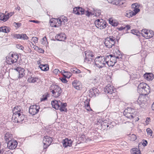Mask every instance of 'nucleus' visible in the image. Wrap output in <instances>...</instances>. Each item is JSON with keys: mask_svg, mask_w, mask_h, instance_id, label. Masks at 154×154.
I'll return each mask as SVG.
<instances>
[{"mask_svg": "<svg viewBox=\"0 0 154 154\" xmlns=\"http://www.w3.org/2000/svg\"><path fill=\"white\" fill-rule=\"evenodd\" d=\"M52 107L56 109H58L60 107V105L62 104L61 101L59 100H53L51 102Z\"/></svg>", "mask_w": 154, "mask_h": 154, "instance_id": "obj_21", "label": "nucleus"}, {"mask_svg": "<svg viewBox=\"0 0 154 154\" xmlns=\"http://www.w3.org/2000/svg\"><path fill=\"white\" fill-rule=\"evenodd\" d=\"M38 38L36 37H33L32 39V42L34 43V44H36L37 43L38 41Z\"/></svg>", "mask_w": 154, "mask_h": 154, "instance_id": "obj_42", "label": "nucleus"}, {"mask_svg": "<svg viewBox=\"0 0 154 154\" xmlns=\"http://www.w3.org/2000/svg\"><path fill=\"white\" fill-rule=\"evenodd\" d=\"M9 18L8 15H5L3 13H0V20L4 22L7 21Z\"/></svg>", "mask_w": 154, "mask_h": 154, "instance_id": "obj_31", "label": "nucleus"}, {"mask_svg": "<svg viewBox=\"0 0 154 154\" xmlns=\"http://www.w3.org/2000/svg\"><path fill=\"white\" fill-rule=\"evenodd\" d=\"M113 57H116V59H118L119 60H121L122 59L123 55L119 50H116L113 51Z\"/></svg>", "mask_w": 154, "mask_h": 154, "instance_id": "obj_22", "label": "nucleus"}, {"mask_svg": "<svg viewBox=\"0 0 154 154\" xmlns=\"http://www.w3.org/2000/svg\"><path fill=\"white\" fill-rule=\"evenodd\" d=\"M144 77L147 80H152L153 78V75L152 73H146L144 74Z\"/></svg>", "mask_w": 154, "mask_h": 154, "instance_id": "obj_28", "label": "nucleus"}, {"mask_svg": "<svg viewBox=\"0 0 154 154\" xmlns=\"http://www.w3.org/2000/svg\"><path fill=\"white\" fill-rule=\"evenodd\" d=\"M53 73L55 74H57L60 72L59 70L58 69H55L53 71Z\"/></svg>", "mask_w": 154, "mask_h": 154, "instance_id": "obj_48", "label": "nucleus"}, {"mask_svg": "<svg viewBox=\"0 0 154 154\" xmlns=\"http://www.w3.org/2000/svg\"><path fill=\"white\" fill-rule=\"evenodd\" d=\"M53 141L51 137L48 136H45L43 137V142L44 145L45 149L47 148L50 145Z\"/></svg>", "mask_w": 154, "mask_h": 154, "instance_id": "obj_14", "label": "nucleus"}, {"mask_svg": "<svg viewBox=\"0 0 154 154\" xmlns=\"http://www.w3.org/2000/svg\"><path fill=\"white\" fill-rule=\"evenodd\" d=\"M29 38L25 34H21V39L23 40H26Z\"/></svg>", "mask_w": 154, "mask_h": 154, "instance_id": "obj_41", "label": "nucleus"}, {"mask_svg": "<svg viewBox=\"0 0 154 154\" xmlns=\"http://www.w3.org/2000/svg\"><path fill=\"white\" fill-rule=\"evenodd\" d=\"M29 21L30 22H33L36 23H38L39 22V21L35 20H29Z\"/></svg>", "mask_w": 154, "mask_h": 154, "instance_id": "obj_53", "label": "nucleus"}, {"mask_svg": "<svg viewBox=\"0 0 154 154\" xmlns=\"http://www.w3.org/2000/svg\"><path fill=\"white\" fill-rule=\"evenodd\" d=\"M68 19L66 17L62 15L58 18H52L50 20L51 26L52 27H59L65 25L67 23Z\"/></svg>", "mask_w": 154, "mask_h": 154, "instance_id": "obj_1", "label": "nucleus"}, {"mask_svg": "<svg viewBox=\"0 0 154 154\" xmlns=\"http://www.w3.org/2000/svg\"><path fill=\"white\" fill-rule=\"evenodd\" d=\"M72 85L73 87L77 90H80L81 88L80 83L76 80L72 82Z\"/></svg>", "mask_w": 154, "mask_h": 154, "instance_id": "obj_29", "label": "nucleus"}, {"mask_svg": "<svg viewBox=\"0 0 154 154\" xmlns=\"http://www.w3.org/2000/svg\"><path fill=\"white\" fill-rule=\"evenodd\" d=\"M34 49H35V50H36L37 51H38L39 48L38 46H35L34 47Z\"/></svg>", "mask_w": 154, "mask_h": 154, "instance_id": "obj_62", "label": "nucleus"}, {"mask_svg": "<svg viewBox=\"0 0 154 154\" xmlns=\"http://www.w3.org/2000/svg\"><path fill=\"white\" fill-rule=\"evenodd\" d=\"M20 106H16L15 107H14L13 109V111L14 112L13 114L20 113Z\"/></svg>", "mask_w": 154, "mask_h": 154, "instance_id": "obj_36", "label": "nucleus"}, {"mask_svg": "<svg viewBox=\"0 0 154 154\" xmlns=\"http://www.w3.org/2000/svg\"><path fill=\"white\" fill-rule=\"evenodd\" d=\"M13 35L15 38L17 39H20L21 38V34H14Z\"/></svg>", "mask_w": 154, "mask_h": 154, "instance_id": "obj_47", "label": "nucleus"}, {"mask_svg": "<svg viewBox=\"0 0 154 154\" xmlns=\"http://www.w3.org/2000/svg\"><path fill=\"white\" fill-rule=\"evenodd\" d=\"M125 27H126V29L127 30H128L130 29L131 26L129 25H128L125 26Z\"/></svg>", "mask_w": 154, "mask_h": 154, "instance_id": "obj_58", "label": "nucleus"}, {"mask_svg": "<svg viewBox=\"0 0 154 154\" xmlns=\"http://www.w3.org/2000/svg\"><path fill=\"white\" fill-rule=\"evenodd\" d=\"M138 92L140 95H147L150 92L149 87L146 83H140L137 87Z\"/></svg>", "mask_w": 154, "mask_h": 154, "instance_id": "obj_2", "label": "nucleus"}, {"mask_svg": "<svg viewBox=\"0 0 154 154\" xmlns=\"http://www.w3.org/2000/svg\"><path fill=\"white\" fill-rule=\"evenodd\" d=\"M109 23L110 24L113 26H117L119 24V23L117 20L112 18H109Z\"/></svg>", "mask_w": 154, "mask_h": 154, "instance_id": "obj_32", "label": "nucleus"}, {"mask_svg": "<svg viewBox=\"0 0 154 154\" xmlns=\"http://www.w3.org/2000/svg\"><path fill=\"white\" fill-rule=\"evenodd\" d=\"M146 131L148 133V134L150 135L151 136H152V130L149 128H148L146 129Z\"/></svg>", "mask_w": 154, "mask_h": 154, "instance_id": "obj_45", "label": "nucleus"}, {"mask_svg": "<svg viewBox=\"0 0 154 154\" xmlns=\"http://www.w3.org/2000/svg\"><path fill=\"white\" fill-rule=\"evenodd\" d=\"M126 29V27L125 26H121L118 29L119 30H121L123 29Z\"/></svg>", "mask_w": 154, "mask_h": 154, "instance_id": "obj_57", "label": "nucleus"}, {"mask_svg": "<svg viewBox=\"0 0 154 154\" xmlns=\"http://www.w3.org/2000/svg\"><path fill=\"white\" fill-rule=\"evenodd\" d=\"M150 120V118L149 117H147L146 119V122H148Z\"/></svg>", "mask_w": 154, "mask_h": 154, "instance_id": "obj_64", "label": "nucleus"}, {"mask_svg": "<svg viewBox=\"0 0 154 154\" xmlns=\"http://www.w3.org/2000/svg\"><path fill=\"white\" fill-rule=\"evenodd\" d=\"M62 72L63 76H64L65 78H69L72 75V73L69 72H66L63 70Z\"/></svg>", "mask_w": 154, "mask_h": 154, "instance_id": "obj_35", "label": "nucleus"}, {"mask_svg": "<svg viewBox=\"0 0 154 154\" xmlns=\"http://www.w3.org/2000/svg\"><path fill=\"white\" fill-rule=\"evenodd\" d=\"M115 42V38L112 36H110L105 39L104 44L106 47L110 48L114 45Z\"/></svg>", "mask_w": 154, "mask_h": 154, "instance_id": "obj_9", "label": "nucleus"}, {"mask_svg": "<svg viewBox=\"0 0 154 154\" xmlns=\"http://www.w3.org/2000/svg\"><path fill=\"white\" fill-rule=\"evenodd\" d=\"M55 37L57 40L61 41H64L66 38V35L63 33H61L57 35Z\"/></svg>", "mask_w": 154, "mask_h": 154, "instance_id": "obj_24", "label": "nucleus"}, {"mask_svg": "<svg viewBox=\"0 0 154 154\" xmlns=\"http://www.w3.org/2000/svg\"><path fill=\"white\" fill-rule=\"evenodd\" d=\"M114 89L115 88L113 86L108 85L106 86L104 91L106 93L112 94L114 92Z\"/></svg>", "mask_w": 154, "mask_h": 154, "instance_id": "obj_20", "label": "nucleus"}, {"mask_svg": "<svg viewBox=\"0 0 154 154\" xmlns=\"http://www.w3.org/2000/svg\"><path fill=\"white\" fill-rule=\"evenodd\" d=\"M40 106L36 105H31L30 106L29 109V113L32 115H34L39 111Z\"/></svg>", "mask_w": 154, "mask_h": 154, "instance_id": "obj_16", "label": "nucleus"}, {"mask_svg": "<svg viewBox=\"0 0 154 154\" xmlns=\"http://www.w3.org/2000/svg\"><path fill=\"white\" fill-rule=\"evenodd\" d=\"M39 80V79L37 77H34L30 76L28 78L27 81L30 83H35L38 81Z\"/></svg>", "mask_w": 154, "mask_h": 154, "instance_id": "obj_26", "label": "nucleus"}, {"mask_svg": "<svg viewBox=\"0 0 154 154\" xmlns=\"http://www.w3.org/2000/svg\"><path fill=\"white\" fill-rule=\"evenodd\" d=\"M4 154H13V153L10 150L6 151L5 150Z\"/></svg>", "mask_w": 154, "mask_h": 154, "instance_id": "obj_52", "label": "nucleus"}, {"mask_svg": "<svg viewBox=\"0 0 154 154\" xmlns=\"http://www.w3.org/2000/svg\"><path fill=\"white\" fill-rule=\"evenodd\" d=\"M85 61L88 63H90L94 57L93 52L90 50H87L85 52Z\"/></svg>", "mask_w": 154, "mask_h": 154, "instance_id": "obj_13", "label": "nucleus"}, {"mask_svg": "<svg viewBox=\"0 0 154 154\" xmlns=\"http://www.w3.org/2000/svg\"><path fill=\"white\" fill-rule=\"evenodd\" d=\"M67 106V103H62L60 105V107L59 109L61 111H64L65 108Z\"/></svg>", "mask_w": 154, "mask_h": 154, "instance_id": "obj_40", "label": "nucleus"}, {"mask_svg": "<svg viewBox=\"0 0 154 154\" xmlns=\"http://www.w3.org/2000/svg\"><path fill=\"white\" fill-rule=\"evenodd\" d=\"M47 97H45L43 98H41V101L42 102V101L47 100Z\"/></svg>", "mask_w": 154, "mask_h": 154, "instance_id": "obj_59", "label": "nucleus"}, {"mask_svg": "<svg viewBox=\"0 0 154 154\" xmlns=\"http://www.w3.org/2000/svg\"><path fill=\"white\" fill-rule=\"evenodd\" d=\"M14 14L13 12H11L9 13L7 15H8V17H9V16H11Z\"/></svg>", "mask_w": 154, "mask_h": 154, "instance_id": "obj_63", "label": "nucleus"}, {"mask_svg": "<svg viewBox=\"0 0 154 154\" xmlns=\"http://www.w3.org/2000/svg\"><path fill=\"white\" fill-rule=\"evenodd\" d=\"M103 123H102V126L103 127V125H104V126H105V127H104V128H106H106H107V129H108V127H109V125H103V124H104V122H103Z\"/></svg>", "mask_w": 154, "mask_h": 154, "instance_id": "obj_60", "label": "nucleus"}, {"mask_svg": "<svg viewBox=\"0 0 154 154\" xmlns=\"http://www.w3.org/2000/svg\"><path fill=\"white\" fill-rule=\"evenodd\" d=\"M106 63L109 66H113L116 62V57H114L112 55H109L106 56Z\"/></svg>", "mask_w": 154, "mask_h": 154, "instance_id": "obj_12", "label": "nucleus"}, {"mask_svg": "<svg viewBox=\"0 0 154 154\" xmlns=\"http://www.w3.org/2000/svg\"><path fill=\"white\" fill-rule=\"evenodd\" d=\"M106 63V57L103 56H99L96 57L94 60L95 66L99 68H102L105 66Z\"/></svg>", "mask_w": 154, "mask_h": 154, "instance_id": "obj_3", "label": "nucleus"}, {"mask_svg": "<svg viewBox=\"0 0 154 154\" xmlns=\"http://www.w3.org/2000/svg\"><path fill=\"white\" fill-rule=\"evenodd\" d=\"M15 65H14L12 66L13 69L18 72L19 77L18 78L21 79L23 78L25 75V70L23 68L20 67L16 66Z\"/></svg>", "mask_w": 154, "mask_h": 154, "instance_id": "obj_15", "label": "nucleus"}, {"mask_svg": "<svg viewBox=\"0 0 154 154\" xmlns=\"http://www.w3.org/2000/svg\"><path fill=\"white\" fill-rule=\"evenodd\" d=\"M137 139L136 136L134 134H132L131 137V140L132 141H134Z\"/></svg>", "mask_w": 154, "mask_h": 154, "instance_id": "obj_44", "label": "nucleus"}, {"mask_svg": "<svg viewBox=\"0 0 154 154\" xmlns=\"http://www.w3.org/2000/svg\"><path fill=\"white\" fill-rule=\"evenodd\" d=\"M72 141L71 139L66 138L63 140V146L66 148L67 146H70L72 145Z\"/></svg>", "mask_w": 154, "mask_h": 154, "instance_id": "obj_23", "label": "nucleus"}, {"mask_svg": "<svg viewBox=\"0 0 154 154\" xmlns=\"http://www.w3.org/2000/svg\"><path fill=\"white\" fill-rule=\"evenodd\" d=\"M70 71L74 73L79 74L81 73V71L76 68H71L70 69Z\"/></svg>", "mask_w": 154, "mask_h": 154, "instance_id": "obj_39", "label": "nucleus"}, {"mask_svg": "<svg viewBox=\"0 0 154 154\" xmlns=\"http://www.w3.org/2000/svg\"><path fill=\"white\" fill-rule=\"evenodd\" d=\"M94 24L97 28L101 29L105 28L106 26V22L102 19L96 20L94 22Z\"/></svg>", "mask_w": 154, "mask_h": 154, "instance_id": "obj_10", "label": "nucleus"}, {"mask_svg": "<svg viewBox=\"0 0 154 154\" xmlns=\"http://www.w3.org/2000/svg\"><path fill=\"white\" fill-rule=\"evenodd\" d=\"M16 47L18 49L23 50L24 49V47L20 44H17L16 45Z\"/></svg>", "mask_w": 154, "mask_h": 154, "instance_id": "obj_46", "label": "nucleus"}, {"mask_svg": "<svg viewBox=\"0 0 154 154\" xmlns=\"http://www.w3.org/2000/svg\"><path fill=\"white\" fill-rule=\"evenodd\" d=\"M5 149H0V154H4Z\"/></svg>", "mask_w": 154, "mask_h": 154, "instance_id": "obj_55", "label": "nucleus"}, {"mask_svg": "<svg viewBox=\"0 0 154 154\" xmlns=\"http://www.w3.org/2000/svg\"><path fill=\"white\" fill-rule=\"evenodd\" d=\"M14 25L17 27H19L21 26V23H17L16 22H14Z\"/></svg>", "mask_w": 154, "mask_h": 154, "instance_id": "obj_50", "label": "nucleus"}, {"mask_svg": "<svg viewBox=\"0 0 154 154\" xmlns=\"http://www.w3.org/2000/svg\"><path fill=\"white\" fill-rule=\"evenodd\" d=\"M17 143L16 140L13 139L7 143V147L10 149H15L17 147Z\"/></svg>", "mask_w": 154, "mask_h": 154, "instance_id": "obj_17", "label": "nucleus"}, {"mask_svg": "<svg viewBox=\"0 0 154 154\" xmlns=\"http://www.w3.org/2000/svg\"><path fill=\"white\" fill-rule=\"evenodd\" d=\"M91 14V12H89L88 11L86 12V15H87L88 16H89Z\"/></svg>", "mask_w": 154, "mask_h": 154, "instance_id": "obj_61", "label": "nucleus"}, {"mask_svg": "<svg viewBox=\"0 0 154 154\" xmlns=\"http://www.w3.org/2000/svg\"><path fill=\"white\" fill-rule=\"evenodd\" d=\"M99 94V91L96 88H93L90 89L89 91V96H98Z\"/></svg>", "mask_w": 154, "mask_h": 154, "instance_id": "obj_18", "label": "nucleus"}, {"mask_svg": "<svg viewBox=\"0 0 154 154\" xmlns=\"http://www.w3.org/2000/svg\"><path fill=\"white\" fill-rule=\"evenodd\" d=\"M141 34L146 38L150 39L154 35V32L151 30L144 29L141 31Z\"/></svg>", "mask_w": 154, "mask_h": 154, "instance_id": "obj_8", "label": "nucleus"}, {"mask_svg": "<svg viewBox=\"0 0 154 154\" xmlns=\"http://www.w3.org/2000/svg\"><path fill=\"white\" fill-rule=\"evenodd\" d=\"M139 7V5L137 3H135L133 4L132 5V8L133 9L134 12L131 10L127 11H126L125 16L128 18H130L135 15L140 11Z\"/></svg>", "mask_w": 154, "mask_h": 154, "instance_id": "obj_4", "label": "nucleus"}, {"mask_svg": "<svg viewBox=\"0 0 154 154\" xmlns=\"http://www.w3.org/2000/svg\"><path fill=\"white\" fill-rule=\"evenodd\" d=\"M123 0H113V4L116 5H121L123 4Z\"/></svg>", "mask_w": 154, "mask_h": 154, "instance_id": "obj_38", "label": "nucleus"}, {"mask_svg": "<svg viewBox=\"0 0 154 154\" xmlns=\"http://www.w3.org/2000/svg\"><path fill=\"white\" fill-rule=\"evenodd\" d=\"M39 67L43 71H47L49 70V66L47 64H41L39 66Z\"/></svg>", "mask_w": 154, "mask_h": 154, "instance_id": "obj_27", "label": "nucleus"}, {"mask_svg": "<svg viewBox=\"0 0 154 154\" xmlns=\"http://www.w3.org/2000/svg\"><path fill=\"white\" fill-rule=\"evenodd\" d=\"M80 74H79L78 75V77L79 78H82L83 77H84V75H85V72H81V73H80Z\"/></svg>", "mask_w": 154, "mask_h": 154, "instance_id": "obj_49", "label": "nucleus"}, {"mask_svg": "<svg viewBox=\"0 0 154 154\" xmlns=\"http://www.w3.org/2000/svg\"><path fill=\"white\" fill-rule=\"evenodd\" d=\"M73 12L77 15L83 14H84L85 10L80 7H76L73 8Z\"/></svg>", "mask_w": 154, "mask_h": 154, "instance_id": "obj_19", "label": "nucleus"}, {"mask_svg": "<svg viewBox=\"0 0 154 154\" xmlns=\"http://www.w3.org/2000/svg\"><path fill=\"white\" fill-rule=\"evenodd\" d=\"M50 92L53 96H59L60 95L62 91L61 88L58 85H52L50 88Z\"/></svg>", "mask_w": 154, "mask_h": 154, "instance_id": "obj_7", "label": "nucleus"}, {"mask_svg": "<svg viewBox=\"0 0 154 154\" xmlns=\"http://www.w3.org/2000/svg\"><path fill=\"white\" fill-rule=\"evenodd\" d=\"M147 101V99L146 97H139L137 100V102L140 105V104H145L146 102Z\"/></svg>", "mask_w": 154, "mask_h": 154, "instance_id": "obj_30", "label": "nucleus"}, {"mask_svg": "<svg viewBox=\"0 0 154 154\" xmlns=\"http://www.w3.org/2000/svg\"><path fill=\"white\" fill-rule=\"evenodd\" d=\"M24 115L20 113L13 114L12 119L15 123H20L24 119Z\"/></svg>", "mask_w": 154, "mask_h": 154, "instance_id": "obj_11", "label": "nucleus"}, {"mask_svg": "<svg viewBox=\"0 0 154 154\" xmlns=\"http://www.w3.org/2000/svg\"><path fill=\"white\" fill-rule=\"evenodd\" d=\"M61 81L63 83H66L67 82V80L65 78H62L60 79Z\"/></svg>", "mask_w": 154, "mask_h": 154, "instance_id": "obj_51", "label": "nucleus"}, {"mask_svg": "<svg viewBox=\"0 0 154 154\" xmlns=\"http://www.w3.org/2000/svg\"><path fill=\"white\" fill-rule=\"evenodd\" d=\"M42 42L44 44H48L47 38L45 36L43 37L42 39Z\"/></svg>", "mask_w": 154, "mask_h": 154, "instance_id": "obj_43", "label": "nucleus"}, {"mask_svg": "<svg viewBox=\"0 0 154 154\" xmlns=\"http://www.w3.org/2000/svg\"><path fill=\"white\" fill-rule=\"evenodd\" d=\"M137 112L135 109L131 107H128L123 112V114L126 117L132 119L136 117Z\"/></svg>", "mask_w": 154, "mask_h": 154, "instance_id": "obj_6", "label": "nucleus"}, {"mask_svg": "<svg viewBox=\"0 0 154 154\" xmlns=\"http://www.w3.org/2000/svg\"><path fill=\"white\" fill-rule=\"evenodd\" d=\"M38 51L39 52L43 53L44 52V51L42 49L39 48Z\"/></svg>", "mask_w": 154, "mask_h": 154, "instance_id": "obj_54", "label": "nucleus"}, {"mask_svg": "<svg viewBox=\"0 0 154 154\" xmlns=\"http://www.w3.org/2000/svg\"><path fill=\"white\" fill-rule=\"evenodd\" d=\"M10 31V28L9 27L4 26L0 27V32L5 33H8Z\"/></svg>", "mask_w": 154, "mask_h": 154, "instance_id": "obj_33", "label": "nucleus"}, {"mask_svg": "<svg viewBox=\"0 0 154 154\" xmlns=\"http://www.w3.org/2000/svg\"><path fill=\"white\" fill-rule=\"evenodd\" d=\"M147 144V141L146 140H145L143 141V145L144 146H146Z\"/></svg>", "mask_w": 154, "mask_h": 154, "instance_id": "obj_56", "label": "nucleus"}, {"mask_svg": "<svg viewBox=\"0 0 154 154\" xmlns=\"http://www.w3.org/2000/svg\"><path fill=\"white\" fill-rule=\"evenodd\" d=\"M4 139L6 142H9L13 139L12 135L9 132H7L5 134Z\"/></svg>", "mask_w": 154, "mask_h": 154, "instance_id": "obj_25", "label": "nucleus"}, {"mask_svg": "<svg viewBox=\"0 0 154 154\" xmlns=\"http://www.w3.org/2000/svg\"><path fill=\"white\" fill-rule=\"evenodd\" d=\"M131 154H141L140 151L137 148L132 149L131 151Z\"/></svg>", "mask_w": 154, "mask_h": 154, "instance_id": "obj_37", "label": "nucleus"}, {"mask_svg": "<svg viewBox=\"0 0 154 154\" xmlns=\"http://www.w3.org/2000/svg\"><path fill=\"white\" fill-rule=\"evenodd\" d=\"M90 98L88 99L87 98V99L84 101L85 105L87 108V109L88 111H90L91 110V108L90 106L89 102L90 101Z\"/></svg>", "mask_w": 154, "mask_h": 154, "instance_id": "obj_34", "label": "nucleus"}, {"mask_svg": "<svg viewBox=\"0 0 154 154\" xmlns=\"http://www.w3.org/2000/svg\"><path fill=\"white\" fill-rule=\"evenodd\" d=\"M19 58L18 54L16 53L9 54L6 58V61L9 64L16 63Z\"/></svg>", "mask_w": 154, "mask_h": 154, "instance_id": "obj_5", "label": "nucleus"}]
</instances>
